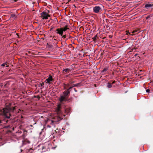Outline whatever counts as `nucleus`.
<instances>
[{
	"mask_svg": "<svg viewBox=\"0 0 153 153\" xmlns=\"http://www.w3.org/2000/svg\"><path fill=\"white\" fill-rule=\"evenodd\" d=\"M16 107V106L14 107L8 106L3 108L2 110L0 109V112H3L6 118H10V117L11 116L10 114V113L8 114L7 113L10 111H13L15 109Z\"/></svg>",
	"mask_w": 153,
	"mask_h": 153,
	"instance_id": "nucleus-1",
	"label": "nucleus"
},
{
	"mask_svg": "<svg viewBox=\"0 0 153 153\" xmlns=\"http://www.w3.org/2000/svg\"><path fill=\"white\" fill-rule=\"evenodd\" d=\"M70 91L66 90L64 91L62 95H61L60 97L59 98V100L60 102L62 103V102L66 100L67 98H68L70 96Z\"/></svg>",
	"mask_w": 153,
	"mask_h": 153,
	"instance_id": "nucleus-2",
	"label": "nucleus"
},
{
	"mask_svg": "<svg viewBox=\"0 0 153 153\" xmlns=\"http://www.w3.org/2000/svg\"><path fill=\"white\" fill-rule=\"evenodd\" d=\"M41 17L42 19H47L48 17H50V15H49L46 12L43 11L41 13Z\"/></svg>",
	"mask_w": 153,
	"mask_h": 153,
	"instance_id": "nucleus-3",
	"label": "nucleus"
},
{
	"mask_svg": "<svg viewBox=\"0 0 153 153\" xmlns=\"http://www.w3.org/2000/svg\"><path fill=\"white\" fill-rule=\"evenodd\" d=\"M93 10L95 13H98L101 11V8L99 6H96L93 8Z\"/></svg>",
	"mask_w": 153,
	"mask_h": 153,
	"instance_id": "nucleus-4",
	"label": "nucleus"
},
{
	"mask_svg": "<svg viewBox=\"0 0 153 153\" xmlns=\"http://www.w3.org/2000/svg\"><path fill=\"white\" fill-rule=\"evenodd\" d=\"M61 105V104H59L56 108V111L58 114H60L62 113Z\"/></svg>",
	"mask_w": 153,
	"mask_h": 153,
	"instance_id": "nucleus-5",
	"label": "nucleus"
},
{
	"mask_svg": "<svg viewBox=\"0 0 153 153\" xmlns=\"http://www.w3.org/2000/svg\"><path fill=\"white\" fill-rule=\"evenodd\" d=\"M53 81V79L52 78V76L51 75H49V77L46 79V83L50 84Z\"/></svg>",
	"mask_w": 153,
	"mask_h": 153,
	"instance_id": "nucleus-6",
	"label": "nucleus"
},
{
	"mask_svg": "<svg viewBox=\"0 0 153 153\" xmlns=\"http://www.w3.org/2000/svg\"><path fill=\"white\" fill-rule=\"evenodd\" d=\"M56 33L60 35L61 36H62L63 31L62 30V28H58L56 30Z\"/></svg>",
	"mask_w": 153,
	"mask_h": 153,
	"instance_id": "nucleus-7",
	"label": "nucleus"
},
{
	"mask_svg": "<svg viewBox=\"0 0 153 153\" xmlns=\"http://www.w3.org/2000/svg\"><path fill=\"white\" fill-rule=\"evenodd\" d=\"M71 71V70L70 69L66 68V69H64L63 70V72L64 74H66L67 73L69 72V71Z\"/></svg>",
	"mask_w": 153,
	"mask_h": 153,
	"instance_id": "nucleus-8",
	"label": "nucleus"
},
{
	"mask_svg": "<svg viewBox=\"0 0 153 153\" xmlns=\"http://www.w3.org/2000/svg\"><path fill=\"white\" fill-rule=\"evenodd\" d=\"M145 7L146 8H150V7H153V4H146L145 5Z\"/></svg>",
	"mask_w": 153,
	"mask_h": 153,
	"instance_id": "nucleus-9",
	"label": "nucleus"
},
{
	"mask_svg": "<svg viewBox=\"0 0 153 153\" xmlns=\"http://www.w3.org/2000/svg\"><path fill=\"white\" fill-rule=\"evenodd\" d=\"M16 18V15L14 14H12L10 15V19L12 20H14Z\"/></svg>",
	"mask_w": 153,
	"mask_h": 153,
	"instance_id": "nucleus-10",
	"label": "nucleus"
},
{
	"mask_svg": "<svg viewBox=\"0 0 153 153\" xmlns=\"http://www.w3.org/2000/svg\"><path fill=\"white\" fill-rule=\"evenodd\" d=\"M68 27L67 25H66L64 27L62 28V30L63 31V32L64 31H66L67 30L69 29V28L67 27Z\"/></svg>",
	"mask_w": 153,
	"mask_h": 153,
	"instance_id": "nucleus-11",
	"label": "nucleus"
},
{
	"mask_svg": "<svg viewBox=\"0 0 153 153\" xmlns=\"http://www.w3.org/2000/svg\"><path fill=\"white\" fill-rule=\"evenodd\" d=\"M112 87L111 83L110 82H108L107 83V87L108 88H110Z\"/></svg>",
	"mask_w": 153,
	"mask_h": 153,
	"instance_id": "nucleus-12",
	"label": "nucleus"
},
{
	"mask_svg": "<svg viewBox=\"0 0 153 153\" xmlns=\"http://www.w3.org/2000/svg\"><path fill=\"white\" fill-rule=\"evenodd\" d=\"M80 83H78L73 84L72 85V87L80 86Z\"/></svg>",
	"mask_w": 153,
	"mask_h": 153,
	"instance_id": "nucleus-13",
	"label": "nucleus"
},
{
	"mask_svg": "<svg viewBox=\"0 0 153 153\" xmlns=\"http://www.w3.org/2000/svg\"><path fill=\"white\" fill-rule=\"evenodd\" d=\"M8 63L6 62L1 64V66L2 67H4L5 65H6L7 67H8L9 65H8Z\"/></svg>",
	"mask_w": 153,
	"mask_h": 153,
	"instance_id": "nucleus-14",
	"label": "nucleus"
},
{
	"mask_svg": "<svg viewBox=\"0 0 153 153\" xmlns=\"http://www.w3.org/2000/svg\"><path fill=\"white\" fill-rule=\"evenodd\" d=\"M72 101V98H70L69 99L68 98H67L66 100H65L64 101L67 102H70Z\"/></svg>",
	"mask_w": 153,
	"mask_h": 153,
	"instance_id": "nucleus-15",
	"label": "nucleus"
},
{
	"mask_svg": "<svg viewBox=\"0 0 153 153\" xmlns=\"http://www.w3.org/2000/svg\"><path fill=\"white\" fill-rule=\"evenodd\" d=\"M108 68H107V67H105V68H104L103 69V70H102V73H105V72L106 71H107L108 70Z\"/></svg>",
	"mask_w": 153,
	"mask_h": 153,
	"instance_id": "nucleus-16",
	"label": "nucleus"
},
{
	"mask_svg": "<svg viewBox=\"0 0 153 153\" xmlns=\"http://www.w3.org/2000/svg\"><path fill=\"white\" fill-rule=\"evenodd\" d=\"M97 36L96 35H95L94 36V37H93L92 38V39H93L94 41H96V40H97Z\"/></svg>",
	"mask_w": 153,
	"mask_h": 153,
	"instance_id": "nucleus-17",
	"label": "nucleus"
},
{
	"mask_svg": "<svg viewBox=\"0 0 153 153\" xmlns=\"http://www.w3.org/2000/svg\"><path fill=\"white\" fill-rule=\"evenodd\" d=\"M152 17V15H149V16H147L146 18V19H148L149 18H150L151 17Z\"/></svg>",
	"mask_w": 153,
	"mask_h": 153,
	"instance_id": "nucleus-18",
	"label": "nucleus"
},
{
	"mask_svg": "<svg viewBox=\"0 0 153 153\" xmlns=\"http://www.w3.org/2000/svg\"><path fill=\"white\" fill-rule=\"evenodd\" d=\"M139 30H134L132 32V33H135L137 32Z\"/></svg>",
	"mask_w": 153,
	"mask_h": 153,
	"instance_id": "nucleus-19",
	"label": "nucleus"
},
{
	"mask_svg": "<svg viewBox=\"0 0 153 153\" xmlns=\"http://www.w3.org/2000/svg\"><path fill=\"white\" fill-rule=\"evenodd\" d=\"M62 118L60 117H59L58 118V121H59L60 120H62Z\"/></svg>",
	"mask_w": 153,
	"mask_h": 153,
	"instance_id": "nucleus-20",
	"label": "nucleus"
},
{
	"mask_svg": "<svg viewBox=\"0 0 153 153\" xmlns=\"http://www.w3.org/2000/svg\"><path fill=\"white\" fill-rule=\"evenodd\" d=\"M44 85V82H42V83L41 84V85H41V87H42V86H43Z\"/></svg>",
	"mask_w": 153,
	"mask_h": 153,
	"instance_id": "nucleus-21",
	"label": "nucleus"
},
{
	"mask_svg": "<svg viewBox=\"0 0 153 153\" xmlns=\"http://www.w3.org/2000/svg\"><path fill=\"white\" fill-rule=\"evenodd\" d=\"M72 86L71 87H70L67 90H68V91H70V90L72 88Z\"/></svg>",
	"mask_w": 153,
	"mask_h": 153,
	"instance_id": "nucleus-22",
	"label": "nucleus"
},
{
	"mask_svg": "<svg viewBox=\"0 0 153 153\" xmlns=\"http://www.w3.org/2000/svg\"><path fill=\"white\" fill-rule=\"evenodd\" d=\"M69 86V85L68 84H66L65 85V87H68V86Z\"/></svg>",
	"mask_w": 153,
	"mask_h": 153,
	"instance_id": "nucleus-23",
	"label": "nucleus"
},
{
	"mask_svg": "<svg viewBox=\"0 0 153 153\" xmlns=\"http://www.w3.org/2000/svg\"><path fill=\"white\" fill-rule=\"evenodd\" d=\"M146 91L147 92L149 93L150 91V90L148 89L146 90Z\"/></svg>",
	"mask_w": 153,
	"mask_h": 153,
	"instance_id": "nucleus-24",
	"label": "nucleus"
},
{
	"mask_svg": "<svg viewBox=\"0 0 153 153\" xmlns=\"http://www.w3.org/2000/svg\"><path fill=\"white\" fill-rule=\"evenodd\" d=\"M134 50H135V48L132 49L130 50V51L131 52H132Z\"/></svg>",
	"mask_w": 153,
	"mask_h": 153,
	"instance_id": "nucleus-25",
	"label": "nucleus"
},
{
	"mask_svg": "<svg viewBox=\"0 0 153 153\" xmlns=\"http://www.w3.org/2000/svg\"><path fill=\"white\" fill-rule=\"evenodd\" d=\"M8 84V83H7L6 84H5L4 85V87H6V86Z\"/></svg>",
	"mask_w": 153,
	"mask_h": 153,
	"instance_id": "nucleus-26",
	"label": "nucleus"
},
{
	"mask_svg": "<svg viewBox=\"0 0 153 153\" xmlns=\"http://www.w3.org/2000/svg\"><path fill=\"white\" fill-rule=\"evenodd\" d=\"M126 34L127 35H128V34H129L130 35H131V34L130 33L126 31Z\"/></svg>",
	"mask_w": 153,
	"mask_h": 153,
	"instance_id": "nucleus-27",
	"label": "nucleus"
},
{
	"mask_svg": "<svg viewBox=\"0 0 153 153\" xmlns=\"http://www.w3.org/2000/svg\"><path fill=\"white\" fill-rule=\"evenodd\" d=\"M66 35H64L63 36V37L64 38H65L66 37Z\"/></svg>",
	"mask_w": 153,
	"mask_h": 153,
	"instance_id": "nucleus-28",
	"label": "nucleus"
},
{
	"mask_svg": "<svg viewBox=\"0 0 153 153\" xmlns=\"http://www.w3.org/2000/svg\"><path fill=\"white\" fill-rule=\"evenodd\" d=\"M74 90L75 92H77V91L76 90V89L75 88H74Z\"/></svg>",
	"mask_w": 153,
	"mask_h": 153,
	"instance_id": "nucleus-29",
	"label": "nucleus"
},
{
	"mask_svg": "<svg viewBox=\"0 0 153 153\" xmlns=\"http://www.w3.org/2000/svg\"><path fill=\"white\" fill-rule=\"evenodd\" d=\"M115 81H113L112 82V84H114V83H115Z\"/></svg>",
	"mask_w": 153,
	"mask_h": 153,
	"instance_id": "nucleus-30",
	"label": "nucleus"
},
{
	"mask_svg": "<svg viewBox=\"0 0 153 153\" xmlns=\"http://www.w3.org/2000/svg\"><path fill=\"white\" fill-rule=\"evenodd\" d=\"M18 1V0H14V1L15 2H16L17 1Z\"/></svg>",
	"mask_w": 153,
	"mask_h": 153,
	"instance_id": "nucleus-31",
	"label": "nucleus"
},
{
	"mask_svg": "<svg viewBox=\"0 0 153 153\" xmlns=\"http://www.w3.org/2000/svg\"><path fill=\"white\" fill-rule=\"evenodd\" d=\"M16 35L17 36H19V34L18 33H16Z\"/></svg>",
	"mask_w": 153,
	"mask_h": 153,
	"instance_id": "nucleus-32",
	"label": "nucleus"
},
{
	"mask_svg": "<svg viewBox=\"0 0 153 153\" xmlns=\"http://www.w3.org/2000/svg\"><path fill=\"white\" fill-rule=\"evenodd\" d=\"M1 120H0V124L1 123Z\"/></svg>",
	"mask_w": 153,
	"mask_h": 153,
	"instance_id": "nucleus-33",
	"label": "nucleus"
},
{
	"mask_svg": "<svg viewBox=\"0 0 153 153\" xmlns=\"http://www.w3.org/2000/svg\"><path fill=\"white\" fill-rule=\"evenodd\" d=\"M53 28H51L50 30H51L53 29Z\"/></svg>",
	"mask_w": 153,
	"mask_h": 153,
	"instance_id": "nucleus-34",
	"label": "nucleus"
},
{
	"mask_svg": "<svg viewBox=\"0 0 153 153\" xmlns=\"http://www.w3.org/2000/svg\"><path fill=\"white\" fill-rule=\"evenodd\" d=\"M30 126L31 127H32L33 126L32 125H30Z\"/></svg>",
	"mask_w": 153,
	"mask_h": 153,
	"instance_id": "nucleus-35",
	"label": "nucleus"
},
{
	"mask_svg": "<svg viewBox=\"0 0 153 153\" xmlns=\"http://www.w3.org/2000/svg\"><path fill=\"white\" fill-rule=\"evenodd\" d=\"M137 54H135L134 55V56H137Z\"/></svg>",
	"mask_w": 153,
	"mask_h": 153,
	"instance_id": "nucleus-36",
	"label": "nucleus"
},
{
	"mask_svg": "<svg viewBox=\"0 0 153 153\" xmlns=\"http://www.w3.org/2000/svg\"><path fill=\"white\" fill-rule=\"evenodd\" d=\"M38 97H39V98H40L39 97V96H38Z\"/></svg>",
	"mask_w": 153,
	"mask_h": 153,
	"instance_id": "nucleus-37",
	"label": "nucleus"
},
{
	"mask_svg": "<svg viewBox=\"0 0 153 153\" xmlns=\"http://www.w3.org/2000/svg\"><path fill=\"white\" fill-rule=\"evenodd\" d=\"M74 82H72V83H74Z\"/></svg>",
	"mask_w": 153,
	"mask_h": 153,
	"instance_id": "nucleus-38",
	"label": "nucleus"
},
{
	"mask_svg": "<svg viewBox=\"0 0 153 153\" xmlns=\"http://www.w3.org/2000/svg\"><path fill=\"white\" fill-rule=\"evenodd\" d=\"M131 35L133 36V34H131Z\"/></svg>",
	"mask_w": 153,
	"mask_h": 153,
	"instance_id": "nucleus-39",
	"label": "nucleus"
},
{
	"mask_svg": "<svg viewBox=\"0 0 153 153\" xmlns=\"http://www.w3.org/2000/svg\"><path fill=\"white\" fill-rule=\"evenodd\" d=\"M48 126V127H50V126Z\"/></svg>",
	"mask_w": 153,
	"mask_h": 153,
	"instance_id": "nucleus-40",
	"label": "nucleus"
},
{
	"mask_svg": "<svg viewBox=\"0 0 153 153\" xmlns=\"http://www.w3.org/2000/svg\"><path fill=\"white\" fill-rule=\"evenodd\" d=\"M66 87H65V89H66Z\"/></svg>",
	"mask_w": 153,
	"mask_h": 153,
	"instance_id": "nucleus-41",
	"label": "nucleus"
},
{
	"mask_svg": "<svg viewBox=\"0 0 153 153\" xmlns=\"http://www.w3.org/2000/svg\"><path fill=\"white\" fill-rule=\"evenodd\" d=\"M33 4H34V2H33Z\"/></svg>",
	"mask_w": 153,
	"mask_h": 153,
	"instance_id": "nucleus-42",
	"label": "nucleus"
}]
</instances>
